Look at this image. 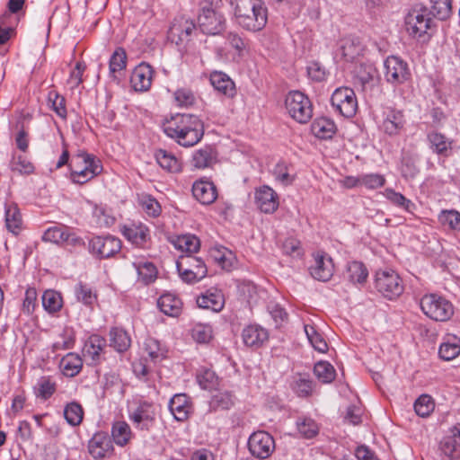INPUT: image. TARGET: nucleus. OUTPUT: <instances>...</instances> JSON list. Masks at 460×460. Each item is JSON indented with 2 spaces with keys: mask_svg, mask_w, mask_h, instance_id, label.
Instances as JSON below:
<instances>
[{
  "mask_svg": "<svg viewBox=\"0 0 460 460\" xmlns=\"http://www.w3.org/2000/svg\"><path fill=\"white\" fill-rule=\"evenodd\" d=\"M429 148L437 155L448 156L452 149V141L445 135L431 131L427 136Z\"/></svg>",
  "mask_w": 460,
  "mask_h": 460,
  "instance_id": "obj_30",
  "label": "nucleus"
},
{
  "mask_svg": "<svg viewBox=\"0 0 460 460\" xmlns=\"http://www.w3.org/2000/svg\"><path fill=\"white\" fill-rule=\"evenodd\" d=\"M42 305L44 309L49 314L58 312L63 305V299L61 294L58 291L49 289L42 295Z\"/></svg>",
  "mask_w": 460,
  "mask_h": 460,
  "instance_id": "obj_41",
  "label": "nucleus"
},
{
  "mask_svg": "<svg viewBox=\"0 0 460 460\" xmlns=\"http://www.w3.org/2000/svg\"><path fill=\"white\" fill-rule=\"evenodd\" d=\"M68 165L71 167L69 179L79 185L88 182L102 171L101 161L85 151H79Z\"/></svg>",
  "mask_w": 460,
  "mask_h": 460,
  "instance_id": "obj_3",
  "label": "nucleus"
},
{
  "mask_svg": "<svg viewBox=\"0 0 460 460\" xmlns=\"http://www.w3.org/2000/svg\"><path fill=\"white\" fill-rule=\"evenodd\" d=\"M77 300L86 305H92L97 299L96 294L88 286L79 283L75 286Z\"/></svg>",
  "mask_w": 460,
  "mask_h": 460,
  "instance_id": "obj_60",
  "label": "nucleus"
},
{
  "mask_svg": "<svg viewBox=\"0 0 460 460\" xmlns=\"http://www.w3.org/2000/svg\"><path fill=\"white\" fill-rule=\"evenodd\" d=\"M430 3L429 15L444 21L452 14V0H430Z\"/></svg>",
  "mask_w": 460,
  "mask_h": 460,
  "instance_id": "obj_44",
  "label": "nucleus"
},
{
  "mask_svg": "<svg viewBox=\"0 0 460 460\" xmlns=\"http://www.w3.org/2000/svg\"><path fill=\"white\" fill-rule=\"evenodd\" d=\"M420 308L428 317L434 321L445 322L454 314L452 303L436 294L425 295L420 299Z\"/></svg>",
  "mask_w": 460,
  "mask_h": 460,
  "instance_id": "obj_5",
  "label": "nucleus"
},
{
  "mask_svg": "<svg viewBox=\"0 0 460 460\" xmlns=\"http://www.w3.org/2000/svg\"><path fill=\"white\" fill-rule=\"evenodd\" d=\"M418 155L411 150H402V163H401V172L402 177L406 179L414 178L420 172L418 168Z\"/></svg>",
  "mask_w": 460,
  "mask_h": 460,
  "instance_id": "obj_32",
  "label": "nucleus"
},
{
  "mask_svg": "<svg viewBox=\"0 0 460 460\" xmlns=\"http://www.w3.org/2000/svg\"><path fill=\"white\" fill-rule=\"evenodd\" d=\"M83 360L75 353H68L60 361V367L66 376H75L82 369Z\"/></svg>",
  "mask_w": 460,
  "mask_h": 460,
  "instance_id": "obj_38",
  "label": "nucleus"
},
{
  "mask_svg": "<svg viewBox=\"0 0 460 460\" xmlns=\"http://www.w3.org/2000/svg\"><path fill=\"white\" fill-rule=\"evenodd\" d=\"M84 411L77 402H70L64 409V417L71 426H77L82 422Z\"/></svg>",
  "mask_w": 460,
  "mask_h": 460,
  "instance_id": "obj_49",
  "label": "nucleus"
},
{
  "mask_svg": "<svg viewBox=\"0 0 460 460\" xmlns=\"http://www.w3.org/2000/svg\"><path fill=\"white\" fill-rule=\"evenodd\" d=\"M386 81L393 85H399L411 77L408 64L399 57L390 56L384 63Z\"/></svg>",
  "mask_w": 460,
  "mask_h": 460,
  "instance_id": "obj_10",
  "label": "nucleus"
},
{
  "mask_svg": "<svg viewBox=\"0 0 460 460\" xmlns=\"http://www.w3.org/2000/svg\"><path fill=\"white\" fill-rule=\"evenodd\" d=\"M129 419L135 428L141 430H149L155 423V412L151 403H140L130 414Z\"/></svg>",
  "mask_w": 460,
  "mask_h": 460,
  "instance_id": "obj_16",
  "label": "nucleus"
},
{
  "mask_svg": "<svg viewBox=\"0 0 460 460\" xmlns=\"http://www.w3.org/2000/svg\"><path fill=\"white\" fill-rule=\"evenodd\" d=\"M439 449L448 460L460 458V423L452 427L440 441Z\"/></svg>",
  "mask_w": 460,
  "mask_h": 460,
  "instance_id": "obj_15",
  "label": "nucleus"
},
{
  "mask_svg": "<svg viewBox=\"0 0 460 460\" xmlns=\"http://www.w3.org/2000/svg\"><path fill=\"white\" fill-rule=\"evenodd\" d=\"M197 305L200 308L220 312L225 305V298L221 290L217 288L208 289L197 297Z\"/></svg>",
  "mask_w": 460,
  "mask_h": 460,
  "instance_id": "obj_21",
  "label": "nucleus"
},
{
  "mask_svg": "<svg viewBox=\"0 0 460 460\" xmlns=\"http://www.w3.org/2000/svg\"><path fill=\"white\" fill-rule=\"evenodd\" d=\"M153 73L152 66L147 63L143 62L137 66L130 76L132 87L139 92L147 91L152 84Z\"/></svg>",
  "mask_w": 460,
  "mask_h": 460,
  "instance_id": "obj_19",
  "label": "nucleus"
},
{
  "mask_svg": "<svg viewBox=\"0 0 460 460\" xmlns=\"http://www.w3.org/2000/svg\"><path fill=\"white\" fill-rule=\"evenodd\" d=\"M57 385L50 376H40L33 387L37 398L48 400L56 392Z\"/></svg>",
  "mask_w": 460,
  "mask_h": 460,
  "instance_id": "obj_40",
  "label": "nucleus"
},
{
  "mask_svg": "<svg viewBox=\"0 0 460 460\" xmlns=\"http://www.w3.org/2000/svg\"><path fill=\"white\" fill-rule=\"evenodd\" d=\"M384 195L392 204L409 213L412 214L416 208L415 204L411 200L404 197L402 193L396 192L393 189H385Z\"/></svg>",
  "mask_w": 460,
  "mask_h": 460,
  "instance_id": "obj_42",
  "label": "nucleus"
},
{
  "mask_svg": "<svg viewBox=\"0 0 460 460\" xmlns=\"http://www.w3.org/2000/svg\"><path fill=\"white\" fill-rule=\"evenodd\" d=\"M155 157L164 170L172 173L181 171V164L172 153L164 149H157L155 152Z\"/></svg>",
  "mask_w": 460,
  "mask_h": 460,
  "instance_id": "obj_33",
  "label": "nucleus"
},
{
  "mask_svg": "<svg viewBox=\"0 0 460 460\" xmlns=\"http://www.w3.org/2000/svg\"><path fill=\"white\" fill-rule=\"evenodd\" d=\"M4 220L7 230L18 234L22 227V218L18 206L15 203H5Z\"/></svg>",
  "mask_w": 460,
  "mask_h": 460,
  "instance_id": "obj_28",
  "label": "nucleus"
},
{
  "mask_svg": "<svg viewBox=\"0 0 460 460\" xmlns=\"http://www.w3.org/2000/svg\"><path fill=\"white\" fill-rule=\"evenodd\" d=\"M236 23L248 31H260L267 24L268 11L262 0H231Z\"/></svg>",
  "mask_w": 460,
  "mask_h": 460,
  "instance_id": "obj_2",
  "label": "nucleus"
},
{
  "mask_svg": "<svg viewBox=\"0 0 460 460\" xmlns=\"http://www.w3.org/2000/svg\"><path fill=\"white\" fill-rule=\"evenodd\" d=\"M131 344L128 332L121 328H111L110 331V345L118 352L126 351Z\"/></svg>",
  "mask_w": 460,
  "mask_h": 460,
  "instance_id": "obj_36",
  "label": "nucleus"
},
{
  "mask_svg": "<svg viewBox=\"0 0 460 460\" xmlns=\"http://www.w3.org/2000/svg\"><path fill=\"white\" fill-rule=\"evenodd\" d=\"M181 266H185L188 269H193L194 270H198L199 268H202L204 270L205 277L208 273V270L203 260L200 257L190 254H183L180 257V260L177 261V269H181Z\"/></svg>",
  "mask_w": 460,
  "mask_h": 460,
  "instance_id": "obj_58",
  "label": "nucleus"
},
{
  "mask_svg": "<svg viewBox=\"0 0 460 460\" xmlns=\"http://www.w3.org/2000/svg\"><path fill=\"white\" fill-rule=\"evenodd\" d=\"M217 161V152L213 146H204L193 152L191 164L196 169H206L211 167Z\"/></svg>",
  "mask_w": 460,
  "mask_h": 460,
  "instance_id": "obj_22",
  "label": "nucleus"
},
{
  "mask_svg": "<svg viewBox=\"0 0 460 460\" xmlns=\"http://www.w3.org/2000/svg\"><path fill=\"white\" fill-rule=\"evenodd\" d=\"M248 448L254 457L267 459L275 450V440L270 433L258 430L249 437Z\"/></svg>",
  "mask_w": 460,
  "mask_h": 460,
  "instance_id": "obj_9",
  "label": "nucleus"
},
{
  "mask_svg": "<svg viewBox=\"0 0 460 460\" xmlns=\"http://www.w3.org/2000/svg\"><path fill=\"white\" fill-rule=\"evenodd\" d=\"M89 454L94 459L110 456L113 452L111 438L105 432H97L88 442Z\"/></svg>",
  "mask_w": 460,
  "mask_h": 460,
  "instance_id": "obj_17",
  "label": "nucleus"
},
{
  "mask_svg": "<svg viewBox=\"0 0 460 460\" xmlns=\"http://www.w3.org/2000/svg\"><path fill=\"white\" fill-rule=\"evenodd\" d=\"M290 388L297 396L308 397L313 393L314 382L307 375L296 374L292 376Z\"/></svg>",
  "mask_w": 460,
  "mask_h": 460,
  "instance_id": "obj_35",
  "label": "nucleus"
},
{
  "mask_svg": "<svg viewBox=\"0 0 460 460\" xmlns=\"http://www.w3.org/2000/svg\"><path fill=\"white\" fill-rule=\"evenodd\" d=\"M191 336L199 343H208L213 337V330L209 324L198 323L191 330Z\"/></svg>",
  "mask_w": 460,
  "mask_h": 460,
  "instance_id": "obj_55",
  "label": "nucleus"
},
{
  "mask_svg": "<svg viewBox=\"0 0 460 460\" xmlns=\"http://www.w3.org/2000/svg\"><path fill=\"white\" fill-rule=\"evenodd\" d=\"M298 431L305 438H312L318 433L316 422L309 418H304L296 422Z\"/></svg>",
  "mask_w": 460,
  "mask_h": 460,
  "instance_id": "obj_62",
  "label": "nucleus"
},
{
  "mask_svg": "<svg viewBox=\"0 0 460 460\" xmlns=\"http://www.w3.org/2000/svg\"><path fill=\"white\" fill-rule=\"evenodd\" d=\"M195 30L196 25L193 21L181 16L173 20L168 31V39L176 45H181L190 40V36Z\"/></svg>",
  "mask_w": 460,
  "mask_h": 460,
  "instance_id": "obj_13",
  "label": "nucleus"
},
{
  "mask_svg": "<svg viewBox=\"0 0 460 460\" xmlns=\"http://www.w3.org/2000/svg\"><path fill=\"white\" fill-rule=\"evenodd\" d=\"M168 406L175 420L183 421L189 418L191 403L187 394H177L173 395Z\"/></svg>",
  "mask_w": 460,
  "mask_h": 460,
  "instance_id": "obj_24",
  "label": "nucleus"
},
{
  "mask_svg": "<svg viewBox=\"0 0 460 460\" xmlns=\"http://www.w3.org/2000/svg\"><path fill=\"white\" fill-rule=\"evenodd\" d=\"M438 220L443 226H447L450 229L460 231V213L456 210H443Z\"/></svg>",
  "mask_w": 460,
  "mask_h": 460,
  "instance_id": "obj_56",
  "label": "nucleus"
},
{
  "mask_svg": "<svg viewBox=\"0 0 460 460\" xmlns=\"http://www.w3.org/2000/svg\"><path fill=\"white\" fill-rule=\"evenodd\" d=\"M209 80L213 87L219 93L228 97H233L234 95V84L226 74L214 71L210 74Z\"/></svg>",
  "mask_w": 460,
  "mask_h": 460,
  "instance_id": "obj_31",
  "label": "nucleus"
},
{
  "mask_svg": "<svg viewBox=\"0 0 460 460\" xmlns=\"http://www.w3.org/2000/svg\"><path fill=\"white\" fill-rule=\"evenodd\" d=\"M314 373L317 379L323 383H332L336 376V372L332 364L327 361H319L314 367Z\"/></svg>",
  "mask_w": 460,
  "mask_h": 460,
  "instance_id": "obj_46",
  "label": "nucleus"
},
{
  "mask_svg": "<svg viewBox=\"0 0 460 460\" xmlns=\"http://www.w3.org/2000/svg\"><path fill=\"white\" fill-rule=\"evenodd\" d=\"M174 99L180 107H190L195 103L196 97L193 92L187 88L178 89L174 93Z\"/></svg>",
  "mask_w": 460,
  "mask_h": 460,
  "instance_id": "obj_63",
  "label": "nucleus"
},
{
  "mask_svg": "<svg viewBox=\"0 0 460 460\" xmlns=\"http://www.w3.org/2000/svg\"><path fill=\"white\" fill-rule=\"evenodd\" d=\"M157 306L164 314L177 317L181 313L182 303L177 296L166 293L158 298Z\"/></svg>",
  "mask_w": 460,
  "mask_h": 460,
  "instance_id": "obj_29",
  "label": "nucleus"
},
{
  "mask_svg": "<svg viewBox=\"0 0 460 460\" xmlns=\"http://www.w3.org/2000/svg\"><path fill=\"white\" fill-rule=\"evenodd\" d=\"M375 287L376 290L388 299H394L403 292V285L400 276L394 270H379L376 273Z\"/></svg>",
  "mask_w": 460,
  "mask_h": 460,
  "instance_id": "obj_7",
  "label": "nucleus"
},
{
  "mask_svg": "<svg viewBox=\"0 0 460 460\" xmlns=\"http://www.w3.org/2000/svg\"><path fill=\"white\" fill-rule=\"evenodd\" d=\"M312 133L318 138L329 139L336 131V125L331 119L322 117L315 119L311 125Z\"/></svg>",
  "mask_w": 460,
  "mask_h": 460,
  "instance_id": "obj_34",
  "label": "nucleus"
},
{
  "mask_svg": "<svg viewBox=\"0 0 460 460\" xmlns=\"http://www.w3.org/2000/svg\"><path fill=\"white\" fill-rule=\"evenodd\" d=\"M164 132L180 146H193L204 136L202 120L193 114H176L164 124Z\"/></svg>",
  "mask_w": 460,
  "mask_h": 460,
  "instance_id": "obj_1",
  "label": "nucleus"
},
{
  "mask_svg": "<svg viewBox=\"0 0 460 460\" xmlns=\"http://www.w3.org/2000/svg\"><path fill=\"white\" fill-rule=\"evenodd\" d=\"M133 266L137 271L138 279L144 284L148 285L156 279L157 270L153 262L138 261L133 262Z\"/></svg>",
  "mask_w": 460,
  "mask_h": 460,
  "instance_id": "obj_37",
  "label": "nucleus"
},
{
  "mask_svg": "<svg viewBox=\"0 0 460 460\" xmlns=\"http://www.w3.org/2000/svg\"><path fill=\"white\" fill-rule=\"evenodd\" d=\"M121 250V241L112 235L93 236L88 243L89 252L99 260L113 257Z\"/></svg>",
  "mask_w": 460,
  "mask_h": 460,
  "instance_id": "obj_8",
  "label": "nucleus"
},
{
  "mask_svg": "<svg viewBox=\"0 0 460 460\" xmlns=\"http://www.w3.org/2000/svg\"><path fill=\"white\" fill-rule=\"evenodd\" d=\"M234 395L231 392L217 390L211 394L208 412L228 411L234 406Z\"/></svg>",
  "mask_w": 460,
  "mask_h": 460,
  "instance_id": "obj_26",
  "label": "nucleus"
},
{
  "mask_svg": "<svg viewBox=\"0 0 460 460\" xmlns=\"http://www.w3.org/2000/svg\"><path fill=\"white\" fill-rule=\"evenodd\" d=\"M434 410V402L428 394L420 395L414 403V411L420 417H427Z\"/></svg>",
  "mask_w": 460,
  "mask_h": 460,
  "instance_id": "obj_57",
  "label": "nucleus"
},
{
  "mask_svg": "<svg viewBox=\"0 0 460 460\" xmlns=\"http://www.w3.org/2000/svg\"><path fill=\"white\" fill-rule=\"evenodd\" d=\"M285 105L288 114L298 123H307L313 117L311 101L299 91L290 92L286 97Z\"/></svg>",
  "mask_w": 460,
  "mask_h": 460,
  "instance_id": "obj_6",
  "label": "nucleus"
},
{
  "mask_svg": "<svg viewBox=\"0 0 460 460\" xmlns=\"http://www.w3.org/2000/svg\"><path fill=\"white\" fill-rule=\"evenodd\" d=\"M333 262L331 257L317 255L310 268L312 277L319 281H328L333 274Z\"/></svg>",
  "mask_w": 460,
  "mask_h": 460,
  "instance_id": "obj_23",
  "label": "nucleus"
},
{
  "mask_svg": "<svg viewBox=\"0 0 460 460\" xmlns=\"http://www.w3.org/2000/svg\"><path fill=\"white\" fill-rule=\"evenodd\" d=\"M304 329L309 342L314 348V349L318 350L319 352H325L328 349V345L322 334L317 332L315 327L311 324H305Z\"/></svg>",
  "mask_w": 460,
  "mask_h": 460,
  "instance_id": "obj_47",
  "label": "nucleus"
},
{
  "mask_svg": "<svg viewBox=\"0 0 460 460\" xmlns=\"http://www.w3.org/2000/svg\"><path fill=\"white\" fill-rule=\"evenodd\" d=\"M67 236V227L65 226H52L48 228L42 236L45 242H50L58 244L64 243L65 237Z\"/></svg>",
  "mask_w": 460,
  "mask_h": 460,
  "instance_id": "obj_54",
  "label": "nucleus"
},
{
  "mask_svg": "<svg viewBox=\"0 0 460 460\" xmlns=\"http://www.w3.org/2000/svg\"><path fill=\"white\" fill-rule=\"evenodd\" d=\"M106 345V340L103 337L97 334L91 335L84 343L83 349L84 356L96 363L100 360Z\"/></svg>",
  "mask_w": 460,
  "mask_h": 460,
  "instance_id": "obj_27",
  "label": "nucleus"
},
{
  "mask_svg": "<svg viewBox=\"0 0 460 460\" xmlns=\"http://www.w3.org/2000/svg\"><path fill=\"white\" fill-rule=\"evenodd\" d=\"M9 166L13 172L20 174H31L34 172L33 164L22 155H13Z\"/></svg>",
  "mask_w": 460,
  "mask_h": 460,
  "instance_id": "obj_52",
  "label": "nucleus"
},
{
  "mask_svg": "<svg viewBox=\"0 0 460 460\" xmlns=\"http://www.w3.org/2000/svg\"><path fill=\"white\" fill-rule=\"evenodd\" d=\"M363 48L355 39H345L341 45V52L345 61H353L361 55Z\"/></svg>",
  "mask_w": 460,
  "mask_h": 460,
  "instance_id": "obj_43",
  "label": "nucleus"
},
{
  "mask_svg": "<svg viewBox=\"0 0 460 460\" xmlns=\"http://www.w3.org/2000/svg\"><path fill=\"white\" fill-rule=\"evenodd\" d=\"M176 249L185 252V254L193 255L200 248L199 239L194 234H183L178 236L174 241Z\"/></svg>",
  "mask_w": 460,
  "mask_h": 460,
  "instance_id": "obj_39",
  "label": "nucleus"
},
{
  "mask_svg": "<svg viewBox=\"0 0 460 460\" xmlns=\"http://www.w3.org/2000/svg\"><path fill=\"white\" fill-rule=\"evenodd\" d=\"M139 205L143 211L152 217H157L162 212L161 205L151 195H142L139 199Z\"/></svg>",
  "mask_w": 460,
  "mask_h": 460,
  "instance_id": "obj_53",
  "label": "nucleus"
},
{
  "mask_svg": "<svg viewBox=\"0 0 460 460\" xmlns=\"http://www.w3.org/2000/svg\"><path fill=\"white\" fill-rule=\"evenodd\" d=\"M127 54L122 48H118L110 59V72L114 74L119 72L126 67Z\"/></svg>",
  "mask_w": 460,
  "mask_h": 460,
  "instance_id": "obj_59",
  "label": "nucleus"
},
{
  "mask_svg": "<svg viewBox=\"0 0 460 460\" xmlns=\"http://www.w3.org/2000/svg\"><path fill=\"white\" fill-rule=\"evenodd\" d=\"M368 272L362 262L352 261L348 265V278L352 283H363L367 280Z\"/></svg>",
  "mask_w": 460,
  "mask_h": 460,
  "instance_id": "obj_48",
  "label": "nucleus"
},
{
  "mask_svg": "<svg viewBox=\"0 0 460 460\" xmlns=\"http://www.w3.org/2000/svg\"><path fill=\"white\" fill-rule=\"evenodd\" d=\"M332 105L342 116L351 118L358 108L357 98L354 91L349 87L336 89L331 98Z\"/></svg>",
  "mask_w": 460,
  "mask_h": 460,
  "instance_id": "obj_11",
  "label": "nucleus"
},
{
  "mask_svg": "<svg viewBox=\"0 0 460 460\" xmlns=\"http://www.w3.org/2000/svg\"><path fill=\"white\" fill-rule=\"evenodd\" d=\"M199 29L205 34H219L225 29L226 19L211 6H204L198 18Z\"/></svg>",
  "mask_w": 460,
  "mask_h": 460,
  "instance_id": "obj_12",
  "label": "nucleus"
},
{
  "mask_svg": "<svg viewBox=\"0 0 460 460\" xmlns=\"http://www.w3.org/2000/svg\"><path fill=\"white\" fill-rule=\"evenodd\" d=\"M460 354V342L456 338L443 342L438 349L439 357L446 361L456 358Z\"/></svg>",
  "mask_w": 460,
  "mask_h": 460,
  "instance_id": "obj_51",
  "label": "nucleus"
},
{
  "mask_svg": "<svg viewBox=\"0 0 460 460\" xmlns=\"http://www.w3.org/2000/svg\"><path fill=\"white\" fill-rule=\"evenodd\" d=\"M123 234L128 241L137 246H142L146 242L147 229L142 226H126Z\"/></svg>",
  "mask_w": 460,
  "mask_h": 460,
  "instance_id": "obj_50",
  "label": "nucleus"
},
{
  "mask_svg": "<svg viewBox=\"0 0 460 460\" xmlns=\"http://www.w3.org/2000/svg\"><path fill=\"white\" fill-rule=\"evenodd\" d=\"M197 380L201 388L212 389L217 384V376L210 369H204L197 376Z\"/></svg>",
  "mask_w": 460,
  "mask_h": 460,
  "instance_id": "obj_64",
  "label": "nucleus"
},
{
  "mask_svg": "<svg viewBox=\"0 0 460 460\" xmlns=\"http://www.w3.org/2000/svg\"><path fill=\"white\" fill-rule=\"evenodd\" d=\"M181 279L188 283L193 284L205 278L204 270L199 268L198 270L193 269H188L185 266H181V269H177Z\"/></svg>",
  "mask_w": 460,
  "mask_h": 460,
  "instance_id": "obj_61",
  "label": "nucleus"
},
{
  "mask_svg": "<svg viewBox=\"0 0 460 460\" xmlns=\"http://www.w3.org/2000/svg\"><path fill=\"white\" fill-rule=\"evenodd\" d=\"M254 199L257 208L263 213L271 214L279 208L278 194L267 185L255 190Z\"/></svg>",
  "mask_w": 460,
  "mask_h": 460,
  "instance_id": "obj_18",
  "label": "nucleus"
},
{
  "mask_svg": "<svg viewBox=\"0 0 460 460\" xmlns=\"http://www.w3.org/2000/svg\"><path fill=\"white\" fill-rule=\"evenodd\" d=\"M242 338L247 347L259 348L268 341L269 333L261 326L251 324L243 330Z\"/></svg>",
  "mask_w": 460,
  "mask_h": 460,
  "instance_id": "obj_25",
  "label": "nucleus"
},
{
  "mask_svg": "<svg viewBox=\"0 0 460 460\" xmlns=\"http://www.w3.org/2000/svg\"><path fill=\"white\" fill-rule=\"evenodd\" d=\"M193 197L203 205H210L217 198V190L215 184L207 180H198L192 185Z\"/></svg>",
  "mask_w": 460,
  "mask_h": 460,
  "instance_id": "obj_20",
  "label": "nucleus"
},
{
  "mask_svg": "<svg viewBox=\"0 0 460 460\" xmlns=\"http://www.w3.org/2000/svg\"><path fill=\"white\" fill-rule=\"evenodd\" d=\"M130 427L125 421H117L111 429V436L114 442L120 447L128 444L130 439Z\"/></svg>",
  "mask_w": 460,
  "mask_h": 460,
  "instance_id": "obj_45",
  "label": "nucleus"
},
{
  "mask_svg": "<svg viewBox=\"0 0 460 460\" xmlns=\"http://www.w3.org/2000/svg\"><path fill=\"white\" fill-rule=\"evenodd\" d=\"M405 118L402 111L388 107L383 112L380 129L388 136H397L403 129Z\"/></svg>",
  "mask_w": 460,
  "mask_h": 460,
  "instance_id": "obj_14",
  "label": "nucleus"
},
{
  "mask_svg": "<svg viewBox=\"0 0 460 460\" xmlns=\"http://www.w3.org/2000/svg\"><path fill=\"white\" fill-rule=\"evenodd\" d=\"M434 26L429 9L425 6L411 9L405 17L408 34L421 42L429 40Z\"/></svg>",
  "mask_w": 460,
  "mask_h": 460,
  "instance_id": "obj_4",
  "label": "nucleus"
}]
</instances>
